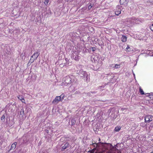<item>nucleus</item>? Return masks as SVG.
<instances>
[{"label": "nucleus", "instance_id": "obj_1", "mask_svg": "<svg viewBox=\"0 0 153 153\" xmlns=\"http://www.w3.org/2000/svg\"><path fill=\"white\" fill-rule=\"evenodd\" d=\"M104 146L106 153H115L114 148L111 144L105 143Z\"/></svg>", "mask_w": 153, "mask_h": 153}, {"label": "nucleus", "instance_id": "obj_2", "mask_svg": "<svg viewBox=\"0 0 153 153\" xmlns=\"http://www.w3.org/2000/svg\"><path fill=\"white\" fill-rule=\"evenodd\" d=\"M62 85H67L71 83V78L69 76H66L62 80Z\"/></svg>", "mask_w": 153, "mask_h": 153}, {"label": "nucleus", "instance_id": "obj_3", "mask_svg": "<svg viewBox=\"0 0 153 153\" xmlns=\"http://www.w3.org/2000/svg\"><path fill=\"white\" fill-rule=\"evenodd\" d=\"M132 24L135 23L138 24L141 22H143L144 20L143 19H136L135 18L132 17L130 20Z\"/></svg>", "mask_w": 153, "mask_h": 153}, {"label": "nucleus", "instance_id": "obj_4", "mask_svg": "<svg viewBox=\"0 0 153 153\" xmlns=\"http://www.w3.org/2000/svg\"><path fill=\"white\" fill-rule=\"evenodd\" d=\"M72 57L76 61H78L80 59L78 53L74 51L72 53Z\"/></svg>", "mask_w": 153, "mask_h": 153}, {"label": "nucleus", "instance_id": "obj_5", "mask_svg": "<svg viewBox=\"0 0 153 153\" xmlns=\"http://www.w3.org/2000/svg\"><path fill=\"white\" fill-rule=\"evenodd\" d=\"M76 73L80 75L81 77H83L85 76V74H87V73L85 71H83L82 70H77Z\"/></svg>", "mask_w": 153, "mask_h": 153}, {"label": "nucleus", "instance_id": "obj_6", "mask_svg": "<svg viewBox=\"0 0 153 153\" xmlns=\"http://www.w3.org/2000/svg\"><path fill=\"white\" fill-rule=\"evenodd\" d=\"M121 9L120 6L118 5L116 7V9L115 10V15L118 16L121 13Z\"/></svg>", "mask_w": 153, "mask_h": 153}, {"label": "nucleus", "instance_id": "obj_7", "mask_svg": "<svg viewBox=\"0 0 153 153\" xmlns=\"http://www.w3.org/2000/svg\"><path fill=\"white\" fill-rule=\"evenodd\" d=\"M60 101H62V99H61V97L60 96H57L53 100V101L52 102V103H57L59 102Z\"/></svg>", "mask_w": 153, "mask_h": 153}, {"label": "nucleus", "instance_id": "obj_8", "mask_svg": "<svg viewBox=\"0 0 153 153\" xmlns=\"http://www.w3.org/2000/svg\"><path fill=\"white\" fill-rule=\"evenodd\" d=\"M69 143H66L64 144V146L62 147V149H61L62 151H64L66 148L69 147Z\"/></svg>", "mask_w": 153, "mask_h": 153}, {"label": "nucleus", "instance_id": "obj_9", "mask_svg": "<svg viewBox=\"0 0 153 153\" xmlns=\"http://www.w3.org/2000/svg\"><path fill=\"white\" fill-rule=\"evenodd\" d=\"M82 78L84 79V80L87 82L89 81L90 78L88 74H85V76Z\"/></svg>", "mask_w": 153, "mask_h": 153}, {"label": "nucleus", "instance_id": "obj_10", "mask_svg": "<svg viewBox=\"0 0 153 153\" xmlns=\"http://www.w3.org/2000/svg\"><path fill=\"white\" fill-rule=\"evenodd\" d=\"M151 117V115H148L146 116L145 118V122H150V118H149V117Z\"/></svg>", "mask_w": 153, "mask_h": 153}, {"label": "nucleus", "instance_id": "obj_11", "mask_svg": "<svg viewBox=\"0 0 153 153\" xmlns=\"http://www.w3.org/2000/svg\"><path fill=\"white\" fill-rule=\"evenodd\" d=\"M38 52L35 53L31 56V58H33L35 60L39 56V54H38Z\"/></svg>", "mask_w": 153, "mask_h": 153}, {"label": "nucleus", "instance_id": "obj_12", "mask_svg": "<svg viewBox=\"0 0 153 153\" xmlns=\"http://www.w3.org/2000/svg\"><path fill=\"white\" fill-rule=\"evenodd\" d=\"M96 92L95 91H91L87 93V95L89 97H91L93 94H95Z\"/></svg>", "mask_w": 153, "mask_h": 153}, {"label": "nucleus", "instance_id": "obj_13", "mask_svg": "<svg viewBox=\"0 0 153 153\" xmlns=\"http://www.w3.org/2000/svg\"><path fill=\"white\" fill-rule=\"evenodd\" d=\"M120 2L121 4H127V0H120Z\"/></svg>", "mask_w": 153, "mask_h": 153}, {"label": "nucleus", "instance_id": "obj_14", "mask_svg": "<svg viewBox=\"0 0 153 153\" xmlns=\"http://www.w3.org/2000/svg\"><path fill=\"white\" fill-rule=\"evenodd\" d=\"M18 98L22 102H24L25 100L24 99L22 95H20L18 97Z\"/></svg>", "mask_w": 153, "mask_h": 153}, {"label": "nucleus", "instance_id": "obj_15", "mask_svg": "<svg viewBox=\"0 0 153 153\" xmlns=\"http://www.w3.org/2000/svg\"><path fill=\"white\" fill-rule=\"evenodd\" d=\"M127 39V38L126 36H123L121 38V40L123 42H125L126 41Z\"/></svg>", "mask_w": 153, "mask_h": 153}, {"label": "nucleus", "instance_id": "obj_16", "mask_svg": "<svg viewBox=\"0 0 153 153\" xmlns=\"http://www.w3.org/2000/svg\"><path fill=\"white\" fill-rule=\"evenodd\" d=\"M17 144V142H15L13 143L11 146V149H14L16 148V145Z\"/></svg>", "mask_w": 153, "mask_h": 153}, {"label": "nucleus", "instance_id": "obj_17", "mask_svg": "<svg viewBox=\"0 0 153 153\" xmlns=\"http://www.w3.org/2000/svg\"><path fill=\"white\" fill-rule=\"evenodd\" d=\"M118 144L115 145V153H121L120 151H119L118 149H117V147L118 148Z\"/></svg>", "mask_w": 153, "mask_h": 153}, {"label": "nucleus", "instance_id": "obj_18", "mask_svg": "<svg viewBox=\"0 0 153 153\" xmlns=\"http://www.w3.org/2000/svg\"><path fill=\"white\" fill-rule=\"evenodd\" d=\"M35 60V59H34L33 58L31 57L30 59L29 60V62L28 63V64L30 63H31L33 62H34Z\"/></svg>", "mask_w": 153, "mask_h": 153}, {"label": "nucleus", "instance_id": "obj_19", "mask_svg": "<svg viewBox=\"0 0 153 153\" xmlns=\"http://www.w3.org/2000/svg\"><path fill=\"white\" fill-rule=\"evenodd\" d=\"M7 115V114H4L1 117V120L2 121L4 120H4L5 119V116L6 115Z\"/></svg>", "mask_w": 153, "mask_h": 153}, {"label": "nucleus", "instance_id": "obj_20", "mask_svg": "<svg viewBox=\"0 0 153 153\" xmlns=\"http://www.w3.org/2000/svg\"><path fill=\"white\" fill-rule=\"evenodd\" d=\"M121 127L120 126H117L115 127V131H118L120 129Z\"/></svg>", "mask_w": 153, "mask_h": 153}, {"label": "nucleus", "instance_id": "obj_21", "mask_svg": "<svg viewBox=\"0 0 153 153\" xmlns=\"http://www.w3.org/2000/svg\"><path fill=\"white\" fill-rule=\"evenodd\" d=\"M7 119L6 121V123L8 124V125L9 126H11L13 124H14V123L13 122H12V123H11V124H10V123H9Z\"/></svg>", "mask_w": 153, "mask_h": 153}, {"label": "nucleus", "instance_id": "obj_22", "mask_svg": "<svg viewBox=\"0 0 153 153\" xmlns=\"http://www.w3.org/2000/svg\"><path fill=\"white\" fill-rule=\"evenodd\" d=\"M28 140H27V139L25 137H23V143H26L28 142Z\"/></svg>", "mask_w": 153, "mask_h": 153}, {"label": "nucleus", "instance_id": "obj_23", "mask_svg": "<svg viewBox=\"0 0 153 153\" xmlns=\"http://www.w3.org/2000/svg\"><path fill=\"white\" fill-rule=\"evenodd\" d=\"M76 123V121L74 119H72L71 121V125L72 126H73Z\"/></svg>", "mask_w": 153, "mask_h": 153}, {"label": "nucleus", "instance_id": "obj_24", "mask_svg": "<svg viewBox=\"0 0 153 153\" xmlns=\"http://www.w3.org/2000/svg\"><path fill=\"white\" fill-rule=\"evenodd\" d=\"M24 110L23 108H22L21 109V111L20 112V115H21L22 116H23V114H24Z\"/></svg>", "mask_w": 153, "mask_h": 153}, {"label": "nucleus", "instance_id": "obj_25", "mask_svg": "<svg viewBox=\"0 0 153 153\" xmlns=\"http://www.w3.org/2000/svg\"><path fill=\"white\" fill-rule=\"evenodd\" d=\"M140 92L141 94H144V92L143 90L140 88L139 89Z\"/></svg>", "mask_w": 153, "mask_h": 153}, {"label": "nucleus", "instance_id": "obj_26", "mask_svg": "<svg viewBox=\"0 0 153 153\" xmlns=\"http://www.w3.org/2000/svg\"><path fill=\"white\" fill-rule=\"evenodd\" d=\"M49 2V0H45L44 2V4L46 6H47L48 5V3Z\"/></svg>", "mask_w": 153, "mask_h": 153}, {"label": "nucleus", "instance_id": "obj_27", "mask_svg": "<svg viewBox=\"0 0 153 153\" xmlns=\"http://www.w3.org/2000/svg\"><path fill=\"white\" fill-rule=\"evenodd\" d=\"M146 125V124L145 123H142L140 124V126L143 127H144Z\"/></svg>", "mask_w": 153, "mask_h": 153}, {"label": "nucleus", "instance_id": "obj_28", "mask_svg": "<svg viewBox=\"0 0 153 153\" xmlns=\"http://www.w3.org/2000/svg\"><path fill=\"white\" fill-rule=\"evenodd\" d=\"M92 4H91V3L90 5L88 7V10H90L91 9V8H92Z\"/></svg>", "mask_w": 153, "mask_h": 153}, {"label": "nucleus", "instance_id": "obj_29", "mask_svg": "<svg viewBox=\"0 0 153 153\" xmlns=\"http://www.w3.org/2000/svg\"><path fill=\"white\" fill-rule=\"evenodd\" d=\"M130 49V48L129 47V45H127V47L126 48V50L127 51H129V50H128V49Z\"/></svg>", "mask_w": 153, "mask_h": 153}, {"label": "nucleus", "instance_id": "obj_30", "mask_svg": "<svg viewBox=\"0 0 153 153\" xmlns=\"http://www.w3.org/2000/svg\"><path fill=\"white\" fill-rule=\"evenodd\" d=\"M80 94V92H79L78 91H76L74 93V94Z\"/></svg>", "mask_w": 153, "mask_h": 153}, {"label": "nucleus", "instance_id": "obj_31", "mask_svg": "<svg viewBox=\"0 0 153 153\" xmlns=\"http://www.w3.org/2000/svg\"><path fill=\"white\" fill-rule=\"evenodd\" d=\"M76 81V79H71V82L73 83V82H75Z\"/></svg>", "mask_w": 153, "mask_h": 153}, {"label": "nucleus", "instance_id": "obj_32", "mask_svg": "<svg viewBox=\"0 0 153 153\" xmlns=\"http://www.w3.org/2000/svg\"><path fill=\"white\" fill-rule=\"evenodd\" d=\"M120 67V65H118L117 64H115V68H119Z\"/></svg>", "mask_w": 153, "mask_h": 153}, {"label": "nucleus", "instance_id": "obj_33", "mask_svg": "<svg viewBox=\"0 0 153 153\" xmlns=\"http://www.w3.org/2000/svg\"><path fill=\"white\" fill-rule=\"evenodd\" d=\"M91 49L93 51H94L96 50V48L95 47H91Z\"/></svg>", "mask_w": 153, "mask_h": 153}, {"label": "nucleus", "instance_id": "obj_34", "mask_svg": "<svg viewBox=\"0 0 153 153\" xmlns=\"http://www.w3.org/2000/svg\"><path fill=\"white\" fill-rule=\"evenodd\" d=\"M150 28L151 30L153 31V24H152L150 26Z\"/></svg>", "mask_w": 153, "mask_h": 153}, {"label": "nucleus", "instance_id": "obj_35", "mask_svg": "<svg viewBox=\"0 0 153 153\" xmlns=\"http://www.w3.org/2000/svg\"><path fill=\"white\" fill-rule=\"evenodd\" d=\"M148 96L150 98L153 99V95H149Z\"/></svg>", "mask_w": 153, "mask_h": 153}, {"label": "nucleus", "instance_id": "obj_36", "mask_svg": "<svg viewBox=\"0 0 153 153\" xmlns=\"http://www.w3.org/2000/svg\"><path fill=\"white\" fill-rule=\"evenodd\" d=\"M64 139H66L67 140L68 139V138L67 137H62L60 139V140H63Z\"/></svg>", "mask_w": 153, "mask_h": 153}, {"label": "nucleus", "instance_id": "obj_37", "mask_svg": "<svg viewBox=\"0 0 153 153\" xmlns=\"http://www.w3.org/2000/svg\"><path fill=\"white\" fill-rule=\"evenodd\" d=\"M149 118H150V121H151L152 120H153V117L152 116V115H151V117H149Z\"/></svg>", "mask_w": 153, "mask_h": 153}, {"label": "nucleus", "instance_id": "obj_38", "mask_svg": "<svg viewBox=\"0 0 153 153\" xmlns=\"http://www.w3.org/2000/svg\"><path fill=\"white\" fill-rule=\"evenodd\" d=\"M60 97H61V99H62V100L63 99L64 97V95H63V94H62L61 95Z\"/></svg>", "mask_w": 153, "mask_h": 153}, {"label": "nucleus", "instance_id": "obj_39", "mask_svg": "<svg viewBox=\"0 0 153 153\" xmlns=\"http://www.w3.org/2000/svg\"><path fill=\"white\" fill-rule=\"evenodd\" d=\"M113 78H112V79L111 80V82L113 83L114 82V80L113 81Z\"/></svg>", "mask_w": 153, "mask_h": 153}, {"label": "nucleus", "instance_id": "obj_40", "mask_svg": "<svg viewBox=\"0 0 153 153\" xmlns=\"http://www.w3.org/2000/svg\"><path fill=\"white\" fill-rule=\"evenodd\" d=\"M82 66L81 65H78V66H77V67H79V68H80V66Z\"/></svg>", "mask_w": 153, "mask_h": 153}, {"label": "nucleus", "instance_id": "obj_41", "mask_svg": "<svg viewBox=\"0 0 153 153\" xmlns=\"http://www.w3.org/2000/svg\"><path fill=\"white\" fill-rule=\"evenodd\" d=\"M15 31H19V30H17V29H16V30H14V32Z\"/></svg>", "mask_w": 153, "mask_h": 153}, {"label": "nucleus", "instance_id": "obj_42", "mask_svg": "<svg viewBox=\"0 0 153 153\" xmlns=\"http://www.w3.org/2000/svg\"><path fill=\"white\" fill-rule=\"evenodd\" d=\"M91 153H94L93 152H91Z\"/></svg>", "mask_w": 153, "mask_h": 153}, {"label": "nucleus", "instance_id": "obj_43", "mask_svg": "<svg viewBox=\"0 0 153 153\" xmlns=\"http://www.w3.org/2000/svg\"><path fill=\"white\" fill-rule=\"evenodd\" d=\"M48 130H47V133H48Z\"/></svg>", "mask_w": 153, "mask_h": 153}, {"label": "nucleus", "instance_id": "obj_44", "mask_svg": "<svg viewBox=\"0 0 153 153\" xmlns=\"http://www.w3.org/2000/svg\"><path fill=\"white\" fill-rule=\"evenodd\" d=\"M133 75H134V76H135V74H133Z\"/></svg>", "mask_w": 153, "mask_h": 153}, {"label": "nucleus", "instance_id": "obj_45", "mask_svg": "<svg viewBox=\"0 0 153 153\" xmlns=\"http://www.w3.org/2000/svg\"><path fill=\"white\" fill-rule=\"evenodd\" d=\"M95 144H96V145H97V144H96V143Z\"/></svg>", "mask_w": 153, "mask_h": 153}, {"label": "nucleus", "instance_id": "obj_46", "mask_svg": "<svg viewBox=\"0 0 153 153\" xmlns=\"http://www.w3.org/2000/svg\"><path fill=\"white\" fill-rule=\"evenodd\" d=\"M45 152H42V153H45Z\"/></svg>", "mask_w": 153, "mask_h": 153}]
</instances>
